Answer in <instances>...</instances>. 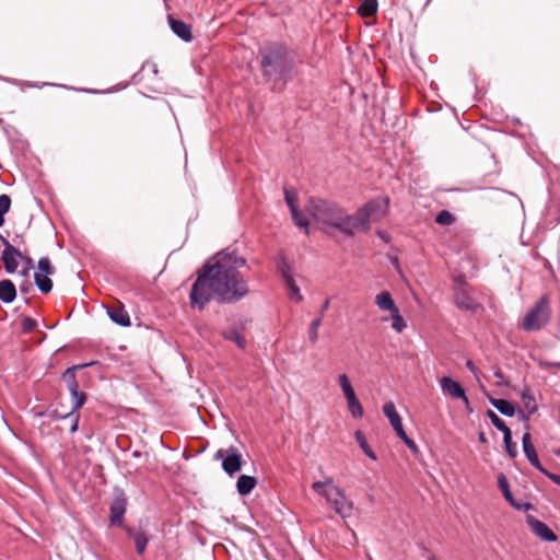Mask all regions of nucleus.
Listing matches in <instances>:
<instances>
[{
    "label": "nucleus",
    "instance_id": "nucleus-1",
    "mask_svg": "<svg viewBox=\"0 0 560 560\" xmlns=\"http://www.w3.org/2000/svg\"><path fill=\"white\" fill-rule=\"evenodd\" d=\"M246 259L235 252L222 250L206 262L191 287L192 307L203 310L213 295L220 303L234 304L249 293L247 281L240 272Z\"/></svg>",
    "mask_w": 560,
    "mask_h": 560
},
{
    "label": "nucleus",
    "instance_id": "nucleus-2",
    "mask_svg": "<svg viewBox=\"0 0 560 560\" xmlns=\"http://www.w3.org/2000/svg\"><path fill=\"white\" fill-rule=\"evenodd\" d=\"M260 67L264 78L288 83L296 73V54L280 43L260 49Z\"/></svg>",
    "mask_w": 560,
    "mask_h": 560
},
{
    "label": "nucleus",
    "instance_id": "nucleus-3",
    "mask_svg": "<svg viewBox=\"0 0 560 560\" xmlns=\"http://www.w3.org/2000/svg\"><path fill=\"white\" fill-rule=\"evenodd\" d=\"M308 211L313 219L331 226L347 236L354 235L352 214L334 201L320 198H311Z\"/></svg>",
    "mask_w": 560,
    "mask_h": 560
},
{
    "label": "nucleus",
    "instance_id": "nucleus-4",
    "mask_svg": "<svg viewBox=\"0 0 560 560\" xmlns=\"http://www.w3.org/2000/svg\"><path fill=\"white\" fill-rule=\"evenodd\" d=\"M312 489L318 495L325 498L327 504L342 518L352 515L353 502L346 497L338 486L334 485L331 477L313 482Z\"/></svg>",
    "mask_w": 560,
    "mask_h": 560
},
{
    "label": "nucleus",
    "instance_id": "nucleus-5",
    "mask_svg": "<svg viewBox=\"0 0 560 560\" xmlns=\"http://www.w3.org/2000/svg\"><path fill=\"white\" fill-rule=\"evenodd\" d=\"M389 199L376 197L359 208L353 214L354 233L357 231H369L371 221L383 218L388 210Z\"/></svg>",
    "mask_w": 560,
    "mask_h": 560
},
{
    "label": "nucleus",
    "instance_id": "nucleus-6",
    "mask_svg": "<svg viewBox=\"0 0 560 560\" xmlns=\"http://www.w3.org/2000/svg\"><path fill=\"white\" fill-rule=\"evenodd\" d=\"M550 316L549 301L541 296L524 317L522 327L526 331L540 330L549 323Z\"/></svg>",
    "mask_w": 560,
    "mask_h": 560
},
{
    "label": "nucleus",
    "instance_id": "nucleus-7",
    "mask_svg": "<svg viewBox=\"0 0 560 560\" xmlns=\"http://www.w3.org/2000/svg\"><path fill=\"white\" fill-rule=\"evenodd\" d=\"M92 364H93V362L73 365V366L68 368L62 373V378L65 380L67 387L69 389V393L73 399L72 400L73 410H79L84 405V402L86 400L85 393L79 390V384L75 378V370L83 369V368L90 366Z\"/></svg>",
    "mask_w": 560,
    "mask_h": 560
},
{
    "label": "nucleus",
    "instance_id": "nucleus-8",
    "mask_svg": "<svg viewBox=\"0 0 560 560\" xmlns=\"http://www.w3.org/2000/svg\"><path fill=\"white\" fill-rule=\"evenodd\" d=\"M215 459L222 460V469L230 476H234L242 468V454L240 451L230 446L228 450H219L214 455Z\"/></svg>",
    "mask_w": 560,
    "mask_h": 560
},
{
    "label": "nucleus",
    "instance_id": "nucleus-9",
    "mask_svg": "<svg viewBox=\"0 0 560 560\" xmlns=\"http://www.w3.org/2000/svg\"><path fill=\"white\" fill-rule=\"evenodd\" d=\"M127 508V497L122 489L115 488L114 490V499L110 503V515L109 522L113 526H120L124 521V515L126 513Z\"/></svg>",
    "mask_w": 560,
    "mask_h": 560
},
{
    "label": "nucleus",
    "instance_id": "nucleus-10",
    "mask_svg": "<svg viewBox=\"0 0 560 560\" xmlns=\"http://www.w3.org/2000/svg\"><path fill=\"white\" fill-rule=\"evenodd\" d=\"M498 487H499L500 491L502 492L504 499L516 511H529V510L534 509V505L532 503L518 501L513 497V493H512L509 482H508V478L503 472H500L498 475Z\"/></svg>",
    "mask_w": 560,
    "mask_h": 560
},
{
    "label": "nucleus",
    "instance_id": "nucleus-11",
    "mask_svg": "<svg viewBox=\"0 0 560 560\" xmlns=\"http://www.w3.org/2000/svg\"><path fill=\"white\" fill-rule=\"evenodd\" d=\"M18 258H23L22 253L9 241H4L1 259L3 261L4 270L8 273H14L16 271L19 266Z\"/></svg>",
    "mask_w": 560,
    "mask_h": 560
},
{
    "label": "nucleus",
    "instance_id": "nucleus-12",
    "mask_svg": "<svg viewBox=\"0 0 560 560\" xmlns=\"http://www.w3.org/2000/svg\"><path fill=\"white\" fill-rule=\"evenodd\" d=\"M440 386L444 394H450L453 398L462 399L466 406H469V399L466 395L464 387L450 376H444L440 380Z\"/></svg>",
    "mask_w": 560,
    "mask_h": 560
},
{
    "label": "nucleus",
    "instance_id": "nucleus-13",
    "mask_svg": "<svg viewBox=\"0 0 560 560\" xmlns=\"http://www.w3.org/2000/svg\"><path fill=\"white\" fill-rule=\"evenodd\" d=\"M526 522L533 533L544 541L553 542L557 540V535L553 530L544 522L528 515Z\"/></svg>",
    "mask_w": 560,
    "mask_h": 560
},
{
    "label": "nucleus",
    "instance_id": "nucleus-14",
    "mask_svg": "<svg viewBox=\"0 0 560 560\" xmlns=\"http://www.w3.org/2000/svg\"><path fill=\"white\" fill-rule=\"evenodd\" d=\"M523 452L527 460L540 472H546V469L539 462L536 448L532 443V436L529 432L524 433L522 438Z\"/></svg>",
    "mask_w": 560,
    "mask_h": 560
},
{
    "label": "nucleus",
    "instance_id": "nucleus-15",
    "mask_svg": "<svg viewBox=\"0 0 560 560\" xmlns=\"http://www.w3.org/2000/svg\"><path fill=\"white\" fill-rule=\"evenodd\" d=\"M168 25L172 32L182 40L189 43L192 39L191 27L182 20L174 19L172 16L167 18Z\"/></svg>",
    "mask_w": 560,
    "mask_h": 560
},
{
    "label": "nucleus",
    "instance_id": "nucleus-16",
    "mask_svg": "<svg viewBox=\"0 0 560 560\" xmlns=\"http://www.w3.org/2000/svg\"><path fill=\"white\" fill-rule=\"evenodd\" d=\"M107 315L110 320L121 327L130 326V316L124 307L120 306H108L106 307Z\"/></svg>",
    "mask_w": 560,
    "mask_h": 560
},
{
    "label": "nucleus",
    "instance_id": "nucleus-17",
    "mask_svg": "<svg viewBox=\"0 0 560 560\" xmlns=\"http://www.w3.org/2000/svg\"><path fill=\"white\" fill-rule=\"evenodd\" d=\"M455 304L458 308L466 311H475L480 307V304L464 290L455 293Z\"/></svg>",
    "mask_w": 560,
    "mask_h": 560
},
{
    "label": "nucleus",
    "instance_id": "nucleus-18",
    "mask_svg": "<svg viewBox=\"0 0 560 560\" xmlns=\"http://www.w3.org/2000/svg\"><path fill=\"white\" fill-rule=\"evenodd\" d=\"M489 402L503 416L513 417L517 411V406L506 399L488 397Z\"/></svg>",
    "mask_w": 560,
    "mask_h": 560
},
{
    "label": "nucleus",
    "instance_id": "nucleus-19",
    "mask_svg": "<svg viewBox=\"0 0 560 560\" xmlns=\"http://www.w3.org/2000/svg\"><path fill=\"white\" fill-rule=\"evenodd\" d=\"M16 299V287L10 279L0 281V301L5 304L12 303Z\"/></svg>",
    "mask_w": 560,
    "mask_h": 560
},
{
    "label": "nucleus",
    "instance_id": "nucleus-20",
    "mask_svg": "<svg viewBox=\"0 0 560 560\" xmlns=\"http://www.w3.org/2000/svg\"><path fill=\"white\" fill-rule=\"evenodd\" d=\"M375 304L381 311H387L390 314L398 310V306L388 291H382L376 294Z\"/></svg>",
    "mask_w": 560,
    "mask_h": 560
},
{
    "label": "nucleus",
    "instance_id": "nucleus-21",
    "mask_svg": "<svg viewBox=\"0 0 560 560\" xmlns=\"http://www.w3.org/2000/svg\"><path fill=\"white\" fill-rule=\"evenodd\" d=\"M257 485L255 477L249 475H241L236 481V490L241 497L248 495Z\"/></svg>",
    "mask_w": 560,
    "mask_h": 560
},
{
    "label": "nucleus",
    "instance_id": "nucleus-22",
    "mask_svg": "<svg viewBox=\"0 0 560 560\" xmlns=\"http://www.w3.org/2000/svg\"><path fill=\"white\" fill-rule=\"evenodd\" d=\"M520 396L528 415H534L538 410V405L529 387L525 386L520 392Z\"/></svg>",
    "mask_w": 560,
    "mask_h": 560
},
{
    "label": "nucleus",
    "instance_id": "nucleus-23",
    "mask_svg": "<svg viewBox=\"0 0 560 560\" xmlns=\"http://www.w3.org/2000/svg\"><path fill=\"white\" fill-rule=\"evenodd\" d=\"M127 533L130 537H132L136 546V550L138 555H142L145 551V548L149 542V538L145 533L137 532L133 528H127Z\"/></svg>",
    "mask_w": 560,
    "mask_h": 560
},
{
    "label": "nucleus",
    "instance_id": "nucleus-24",
    "mask_svg": "<svg viewBox=\"0 0 560 560\" xmlns=\"http://www.w3.org/2000/svg\"><path fill=\"white\" fill-rule=\"evenodd\" d=\"M34 283L42 293H49L52 290V280L48 275L35 271Z\"/></svg>",
    "mask_w": 560,
    "mask_h": 560
},
{
    "label": "nucleus",
    "instance_id": "nucleus-25",
    "mask_svg": "<svg viewBox=\"0 0 560 560\" xmlns=\"http://www.w3.org/2000/svg\"><path fill=\"white\" fill-rule=\"evenodd\" d=\"M378 1L377 0H362L358 8V13L362 18H370L377 13Z\"/></svg>",
    "mask_w": 560,
    "mask_h": 560
},
{
    "label": "nucleus",
    "instance_id": "nucleus-26",
    "mask_svg": "<svg viewBox=\"0 0 560 560\" xmlns=\"http://www.w3.org/2000/svg\"><path fill=\"white\" fill-rule=\"evenodd\" d=\"M354 439L357 441V443L359 444L360 448L362 450V452L372 460H376L377 459V456L376 454L373 452V450L370 447L366 439H365V435L363 434L362 431L360 430H357L354 432Z\"/></svg>",
    "mask_w": 560,
    "mask_h": 560
},
{
    "label": "nucleus",
    "instance_id": "nucleus-27",
    "mask_svg": "<svg viewBox=\"0 0 560 560\" xmlns=\"http://www.w3.org/2000/svg\"><path fill=\"white\" fill-rule=\"evenodd\" d=\"M383 413L388 419L392 427L401 421L393 401H387L383 405Z\"/></svg>",
    "mask_w": 560,
    "mask_h": 560
},
{
    "label": "nucleus",
    "instance_id": "nucleus-28",
    "mask_svg": "<svg viewBox=\"0 0 560 560\" xmlns=\"http://www.w3.org/2000/svg\"><path fill=\"white\" fill-rule=\"evenodd\" d=\"M223 337L228 340L234 341L240 348L244 349L246 341L245 338L241 335L237 328L233 327L223 332Z\"/></svg>",
    "mask_w": 560,
    "mask_h": 560
},
{
    "label": "nucleus",
    "instance_id": "nucleus-29",
    "mask_svg": "<svg viewBox=\"0 0 560 560\" xmlns=\"http://www.w3.org/2000/svg\"><path fill=\"white\" fill-rule=\"evenodd\" d=\"M486 415L491 421L492 425L495 427L503 434H505V432L511 431L506 423L493 410L489 409Z\"/></svg>",
    "mask_w": 560,
    "mask_h": 560
},
{
    "label": "nucleus",
    "instance_id": "nucleus-30",
    "mask_svg": "<svg viewBox=\"0 0 560 560\" xmlns=\"http://www.w3.org/2000/svg\"><path fill=\"white\" fill-rule=\"evenodd\" d=\"M392 328L397 332H401L407 328V323L400 314L399 308L390 314Z\"/></svg>",
    "mask_w": 560,
    "mask_h": 560
},
{
    "label": "nucleus",
    "instance_id": "nucleus-31",
    "mask_svg": "<svg viewBox=\"0 0 560 560\" xmlns=\"http://www.w3.org/2000/svg\"><path fill=\"white\" fill-rule=\"evenodd\" d=\"M290 212L294 224L299 228H304L305 233L308 235V220L300 212L299 208L292 209Z\"/></svg>",
    "mask_w": 560,
    "mask_h": 560
},
{
    "label": "nucleus",
    "instance_id": "nucleus-32",
    "mask_svg": "<svg viewBox=\"0 0 560 560\" xmlns=\"http://www.w3.org/2000/svg\"><path fill=\"white\" fill-rule=\"evenodd\" d=\"M503 443L508 455L511 458H515L518 452L516 444L512 442V431L505 432V434H503Z\"/></svg>",
    "mask_w": 560,
    "mask_h": 560
},
{
    "label": "nucleus",
    "instance_id": "nucleus-33",
    "mask_svg": "<svg viewBox=\"0 0 560 560\" xmlns=\"http://www.w3.org/2000/svg\"><path fill=\"white\" fill-rule=\"evenodd\" d=\"M347 406H348V410H349L350 415L353 418L358 419L363 416V407H362L360 400L358 399V397L348 400Z\"/></svg>",
    "mask_w": 560,
    "mask_h": 560
},
{
    "label": "nucleus",
    "instance_id": "nucleus-34",
    "mask_svg": "<svg viewBox=\"0 0 560 560\" xmlns=\"http://www.w3.org/2000/svg\"><path fill=\"white\" fill-rule=\"evenodd\" d=\"M323 322V315H319L318 317L314 318L310 325L308 329V339L312 343H315L318 339V329Z\"/></svg>",
    "mask_w": 560,
    "mask_h": 560
},
{
    "label": "nucleus",
    "instance_id": "nucleus-35",
    "mask_svg": "<svg viewBox=\"0 0 560 560\" xmlns=\"http://www.w3.org/2000/svg\"><path fill=\"white\" fill-rule=\"evenodd\" d=\"M36 271L51 276L55 272V268L52 267L50 259L48 257H40L37 261V270Z\"/></svg>",
    "mask_w": 560,
    "mask_h": 560
},
{
    "label": "nucleus",
    "instance_id": "nucleus-36",
    "mask_svg": "<svg viewBox=\"0 0 560 560\" xmlns=\"http://www.w3.org/2000/svg\"><path fill=\"white\" fill-rule=\"evenodd\" d=\"M435 222L441 225H451L455 222V215L448 210H441L435 217Z\"/></svg>",
    "mask_w": 560,
    "mask_h": 560
},
{
    "label": "nucleus",
    "instance_id": "nucleus-37",
    "mask_svg": "<svg viewBox=\"0 0 560 560\" xmlns=\"http://www.w3.org/2000/svg\"><path fill=\"white\" fill-rule=\"evenodd\" d=\"M19 290L21 295L24 296L25 304H30L28 294H31L34 291L32 281L30 279H25L23 282L20 283Z\"/></svg>",
    "mask_w": 560,
    "mask_h": 560
},
{
    "label": "nucleus",
    "instance_id": "nucleus-38",
    "mask_svg": "<svg viewBox=\"0 0 560 560\" xmlns=\"http://www.w3.org/2000/svg\"><path fill=\"white\" fill-rule=\"evenodd\" d=\"M278 269H279L282 278L284 279V281L289 280L290 278H293L292 268L284 256H282L280 258Z\"/></svg>",
    "mask_w": 560,
    "mask_h": 560
},
{
    "label": "nucleus",
    "instance_id": "nucleus-39",
    "mask_svg": "<svg viewBox=\"0 0 560 560\" xmlns=\"http://www.w3.org/2000/svg\"><path fill=\"white\" fill-rule=\"evenodd\" d=\"M34 416L37 418L48 417L52 420H63L65 419L63 415L59 413L58 410H56V409H44V410L35 411Z\"/></svg>",
    "mask_w": 560,
    "mask_h": 560
},
{
    "label": "nucleus",
    "instance_id": "nucleus-40",
    "mask_svg": "<svg viewBox=\"0 0 560 560\" xmlns=\"http://www.w3.org/2000/svg\"><path fill=\"white\" fill-rule=\"evenodd\" d=\"M77 411L78 410H73V407H71V410L63 415L65 419L71 420L70 433H75L79 428V415Z\"/></svg>",
    "mask_w": 560,
    "mask_h": 560
},
{
    "label": "nucleus",
    "instance_id": "nucleus-41",
    "mask_svg": "<svg viewBox=\"0 0 560 560\" xmlns=\"http://www.w3.org/2000/svg\"><path fill=\"white\" fill-rule=\"evenodd\" d=\"M37 322L28 316L24 317L21 322L22 331L25 334H30L35 330Z\"/></svg>",
    "mask_w": 560,
    "mask_h": 560
},
{
    "label": "nucleus",
    "instance_id": "nucleus-42",
    "mask_svg": "<svg viewBox=\"0 0 560 560\" xmlns=\"http://www.w3.org/2000/svg\"><path fill=\"white\" fill-rule=\"evenodd\" d=\"M284 200H285V203L288 205L290 211L292 209L298 208L295 192L288 190L287 188H284Z\"/></svg>",
    "mask_w": 560,
    "mask_h": 560
},
{
    "label": "nucleus",
    "instance_id": "nucleus-43",
    "mask_svg": "<svg viewBox=\"0 0 560 560\" xmlns=\"http://www.w3.org/2000/svg\"><path fill=\"white\" fill-rule=\"evenodd\" d=\"M11 208V198L9 195H0V213L5 215Z\"/></svg>",
    "mask_w": 560,
    "mask_h": 560
},
{
    "label": "nucleus",
    "instance_id": "nucleus-44",
    "mask_svg": "<svg viewBox=\"0 0 560 560\" xmlns=\"http://www.w3.org/2000/svg\"><path fill=\"white\" fill-rule=\"evenodd\" d=\"M287 287L296 295V301L300 302L302 300V295L300 294V288L294 281V278H290L285 280Z\"/></svg>",
    "mask_w": 560,
    "mask_h": 560
},
{
    "label": "nucleus",
    "instance_id": "nucleus-45",
    "mask_svg": "<svg viewBox=\"0 0 560 560\" xmlns=\"http://www.w3.org/2000/svg\"><path fill=\"white\" fill-rule=\"evenodd\" d=\"M338 384L343 392H346L347 389H349V387L352 386L351 382H350V378L347 374L342 373L338 376Z\"/></svg>",
    "mask_w": 560,
    "mask_h": 560
},
{
    "label": "nucleus",
    "instance_id": "nucleus-46",
    "mask_svg": "<svg viewBox=\"0 0 560 560\" xmlns=\"http://www.w3.org/2000/svg\"><path fill=\"white\" fill-rule=\"evenodd\" d=\"M493 374H494V377L498 378V382H497L498 386H500V387H509L510 386V382L504 378V375L501 370H495Z\"/></svg>",
    "mask_w": 560,
    "mask_h": 560
},
{
    "label": "nucleus",
    "instance_id": "nucleus-47",
    "mask_svg": "<svg viewBox=\"0 0 560 560\" xmlns=\"http://www.w3.org/2000/svg\"><path fill=\"white\" fill-rule=\"evenodd\" d=\"M392 428L401 441L408 438L401 421L393 425Z\"/></svg>",
    "mask_w": 560,
    "mask_h": 560
},
{
    "label": "nucleus",
    "instance_id": "nucleus-48",
    "mask_svg": "<svg viewBox=\"0 0 560 560\" xmlns=\"http://www.w3.org/2000/svg\"><path fill=\"white\" fill-rule=\"evenodd\" d=\"M402 442L406 444V446L413 453V454H417L419 452V448L417 446V444L415 443L413 440H411L409 436L405 440H402Z\"/></svg>",
    "mask_w": 560,
    "mask_h": 560
},
{
    "label": "nucleus",
    "instance_id": "nucleus-49",
    "mask_svg": "<svg viewBox=\"0 0 560 560\" xmlns=\"http://www.w3.org/2000/svg\"><path fill=\"white\" fill-rule=\"evenodd\" d=\"M542 474L545 476H547L553 483H556L557 486H560V475L549 472L547 469H546V472H542Z\"/></svg>",
    "mask_w": 560,
    "mask_h": 560
},
{
    "label": "nucleus",
    "instance_id": "nucleus-50",
    "mask_svg": "<svg viewBox=\"0 0 560 560\" xmlns=\"http://www.w3.org/2000/svg\"><path fill=\"white\" fill-rule=\"evenodd\" d=\"M342 394L345 396L346 401L357 397L353 386L349 387V389H347Z\"/></svg>",
    "mask_w": 560,
    "mask_h": 560
},
{
    "label": "nucleus",
    "instance_id": "nucleus-51",
    "mask_svg": "<svg viewBox=\"0 0 560 560\" xmlns=\"http://www.w3.org/2000/svg\"><path fill=\"white\" fill-rule=\"evenodd\" d=\"M539 365H540L542 369H548V368H560V362L540 361Z\"/></svg>",
    "mask_w": 560,
    "mask_h": 560
},
{
    "label": "nucleus",
    "instance_id": "nucleus-52",
    "mask_svg": "<svg viewBox=\"0 0 560 560\" xmlns=\"http://www.w3.org/2000/svg\"><path fill=\"white\" fill-rule=\"evenodd\" d=\"M330 300L326 299L320 308V315L324 316L325 312L329 308Z\"/></svg>",
    "mask_w": 560,
    "mask_h": 560
},
{
    "label": "nucleus",
    "instance_id": "nucleus-53",
    "mask_svg": "<svg viewBox=\"0 0 560 560\" xmlns=\"http://www.w3.org/2000/svg\"><path fill=\"white\" fill-rule=\"evenodd\" d=\"M518 417L521 420L527 421L532 415H526L523 410L517 408Z\"/></svg>",
    "mask_w": 560,
    "mask_h": 560
},
{
    "label": "nucleus",
    "instance_id": "nucleus-54",
    "mask_svg": "<svg viewBox=\"0 0 560 560\" xmlns=\"http://www.w3.org/2000/svg\"><path fill=\"white\" fill-rule=\"evenodd\" d=\"M466 368H467V369H468L472 374H475V375H476V368H475V365H474L472 361L468 360V361L466 362Z\"/></svg>",
    "mask_w": 560,
    "mask_h": 560
},
{
    "label": "nucleus",
    "instance_id": "nucleus-55",
    "mask_svg": "<svg viewBox=\"0 0 560 560\" xmlns=\"http://www.w3.org/2000/svg\"><path fill=\"white\" fill-rule=\"evenodd\" d=\"M23 259L25 260L26 268L31 269V268L33 267V260H32V258H30V257L24 258V257H23Z\"/></svg>",
    "mask_w": 560,
    "mask_h": 560
},
{
    "label": "nucleus",
    "instance_id": "nucleus-56",
    "mask_svg": "<svg viewBox=\"0 0 560 560\" xmlns=\"http://www.w3.org/2000/svg\"><path fill=\"white\" fill-rule=\"evenodd\" d=\"M377 235L387 242V233L385 231H377Z\"/></svg>",
    "mask_w": 560,
    "mask_h": 560
},
{
    "label": "nucleus",
    "instance_id": "nucleus-57",
    "mask_svg": "<svg viewBox=\"0 0 560 560\" xmlns=\"http://www.w3.org/2000/svg\"><path fill=\"white\" fill-rule=\"evenodd\" d=\"M478 440L481 442V443H486L487 442V439H486V435L483 432H480L479 435H478Z\"/></svg>",
    "mask_w": 560,
    "mask_h": 560
},
{
    "label": "nucleus",
    "instance_id": "nucleus-58",
    "mask_svg": "<svg viewBox=\"0 0 560 560\" xmlns=\"http://www.w3.org/2000/svg\"><path fill=\"white\" fill-rule=\"evenodd\" d=\"M28 271H30V269L25 267V268L21 271V275H22L23 277H25L26 279H28V278H27V277H28Z\"/></svg>",
    "mask_w": 560,
    "mask_h": 560
},
{
    "label": "nucleus",
    "instance_id": "nucleus-59",
    "mask_svg": "<svg viewBox=\"0 0 560 560\" xmlns=\"http://www.w3.org/2000/svg\"><path fill=\"white\" fill-rule=\"evenodd\" d=\"M141 455H142V454H141V452H140V451H133V453H132V456H133V457H136V458L141 457Z\"/></svg>",
    "mask_w": 560,
    "mask_h": 560
},
{
    "label": "nucleus",
    "instance_id": "nucleus-60",
    "mask_svg": "<svg viewBox=\"0 0 560 560\" xmlns=\"http://www.w3.org/2000/svg\"><path fill=\"white\" fill-rule=\"evenodd\" d=\"M152 72H153L154 74H156V73H158V66H156L155 63H153V65H152Z\"/></svg>",
    "mask_w": 560,
    "mask_h": 560
},
{
    "label": "nucleus",
    "instance_id": "nucleus-61",
    "mask_svg": "<svg viewBox=\"0 0 560 560\" xmlns=\"http://www.w3.org/2000/svg\"><path fill=\"white\" fill-rule=\"evenodd\" d=\"M4 224V215L0 213V228Z\"/></svg>",
    "mask_w": 560,
    "mask_h": 560
},
{
    "label": "nucleus",
    "instance_id": "nucleus-62",
    "mask_svg": "<svg viewBox=\"0 0 560 560\" xmlns=\"http://www.w3.org/2000/svg\"><path fill=\"white\" fill-rule=\"evenodd\" d=\"M553 453L556 456H560V447L558 450H555Z\"/></svg>",
    "mask_w": 560,
    "mask_h": 560
},
{
    "label": "nucleus",
    "instance_id": "nucleus-63",
    "mask_svg": "<svg viewBox=\"0 0 560 560\" xmlns=\"http://www.w3.org/2000/svg\"><path fill=\"white\" fill-rule=\"evenodd\" d=\"M27 85H28V86H31V88L39 86V85H38V84H36V83H28Z\"/></svg>",
    "mask_w": 560,
    "mask_h": 560
},
{
    "label": "nucleus",
    "instance_id": "nucleus-64",
    "mask_svg": "<svg viewBox=\"0 0 560 560\" xmlns=\"http://www.w3.org/2000/svg\"><path fill=\"white\" fill-rule=\"evenodd\" d=\"M0 241L1 243L3 244L4 241H8L5 237H3L1 234H0Z\"/></svg>",
    "mask_w": 560,
    "mask_h": 560
}]
</instances>
